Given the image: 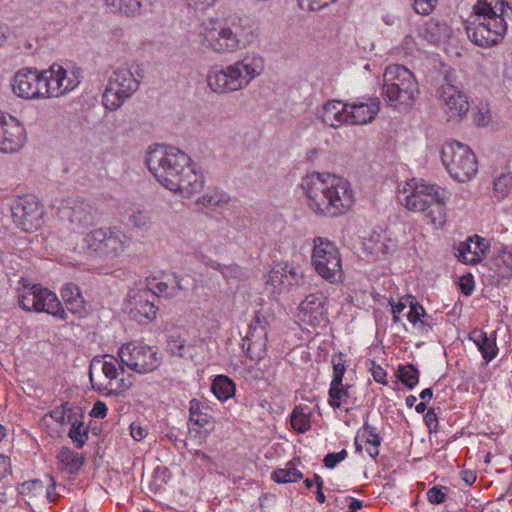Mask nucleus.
<instances>
[{
    "label": "nucleus",
    "instance_id": "obj_42",
    "mask_svg": "<svg viewBox=\"0 0 512 512\" xmlns=\"http://www.w3.org/2000/svg\"><path fill=\"white\" fill-rule=\"evenodd\" d=\"M286 280H288V275L284 273L282 264H280L270 271L266 285L281 290L282 286H287Z\"/></svg>",
    "mask_w": 512,
    "mask_h": 512
},
{
    "label": "nucleus",
    "instance_id": "obj_55",
    "mask_svg": "<svg viewBox=\"0 0 512 512\" xmlns=\"http://www.w3.org/2000/svg\"><path fill=\"white\" fill-rule=\"evenodd\" d=\"M241 267L237 264L223 265L221 274L224 278L229 279L239 277L241 275Z\"/></svg>",
    "mask_w": 512,
    "mask_h": 512
},
{
    "label": "nucleus",
    "instance_id": "obj_23",
    "mask_svg": "<svg viewBox=\"0 0 512 512\" xmlns=\"http://www.w3.org/2000/svg\"><path fill=\"white\" fill-rule=\"evenodd\" d=\"M381 101L378 97L368 98L366 102L348 103L349 123L363 125L373 121L380 111Z\"/></svg>",
    "mask_w": 512,
    "mask_h": 512
},
{
    "label": "nucleus",
    "instance_id": "obj_52",
    "mask_svg": "<svg viewBox=\"0 0 512 512\" xmlns=\"http://www.w3.org/2000/svg\"><path fill=\"white\" fill-rule=\"evenodd\" d=\"M117 360L115 358H111V360H105L102 363V372L107 379L110 381L115 380L118 377V369L116 367Z\"/></svg>",
    "mask_w": 512,
    "mask_h": 512
},
{
    "label": "nucleus",
    "instance_id": "obj_51",
    "mask_svg": "<svg viewBox=\"0 0 512 512\" xmlns=\"http://www.w3.org/2000/svg\"><path fill=\"white\" fill-rule=\"evenodd\" d=\"M437 0H414V10L421 15H429L435 8Z\"/></svg>",
    "mask_w": 512,
    "mask_h": 512
},
{
    "label": "nucleus",
    "instance_id": "obj_33",
    "mask_svg": "<svg viewBox=\"0 0 512 512\" xmlns=\"http://www.w3.org/2000/svg\"><path fill=\"white\" fill-rule=\"evenodd\" d=\"M212 392L221 401H226L235 393L233 381L225 375H218L212 382Z\"/></svg>",
    "mask_w": 512,
    "mask_h": 512
},
{
    "label": "nucleus",
    "instance_id": "obj_48",
    "mask_svg": "<svg viewBox=\"0 0 512 512\" xmlns=\"http://www.w3.org/2000/svg\"><path fill=\"white\" fill-rule=\"evenodd\" d=\"M336 0H298V4L302 10L318 11Z\"/></svg>",
    "mask_w": 512,
    "mask_h": 512
},
{
    "label": "nucleus",
    "instance_id": "obj_12",
    "mask_svg": "<svg viewBox=\"0 0 512 512\" xmlns=\"http://www.w3.org/2000/svg\"><path fill=\"white\" fill-rule=\"evenodd\" d=\"M118 356L123 365L139 374L156 370L162 362V356L157 350L136 342H128L122 345L118 351Z\"/></svg>",
    "mask_w": 512,
    "mask_h": 512
},
{
    "label": "nucleus",
    "instance_id": "obj_18",
    "mask_svg": "<svg viewBox=\"0 0 512 512\" xmlns=\"http://www.w3.org/2000/svg\"><path fill=\"white\" fill-rule=\"evenodd\" d=\"M95 212L91 201L85 199L69 201L66 206L59 208L60 217L68 220L73 230L85 229L92 225Z\"/></svg>",
    "mask_w": 512,
    "mask_h": 512
},
{
    "label": "nucleus",
    "instance_id": "obj_5",
    "mask_svg": "<svg viewBox=\"0 0 512 512\" xmlns=\"http://www.w3.org/2000/svg\"><path fill=\"white\" fill-rule=\"evenodd\" d=\"M265 69V59L257 52H248L225 68L213 67L207 74V84L216 93L239 91L260 76Z\"/></svg>",
    "mask_w": 512,
    "mask_h": 512
},
{
    "label": "nucleus",
    "instance_id": "obj_13",
    "mask_svg": "<svg viewBox=\"0 0 512 512\" xmlns=\"http://www.w3.org/2000/svg\"><path fill=\"white\" fill-rule=\"evenodd\" d=\"M13 92L23 99H44L49 97L47 72L24 68L19 70L12 80Z\"/></svg>",
    "mask_w": 512,
    "mask_h": 512
},
{
    "label": "nucleus",
    "instance_id": "obj_63",
    "mask_svg": "<svg viewBox=\"0 0 512 512\" xmlns=\"http://www.w3.org/2000/svg\"><path fill=\"white\" fill-rule=\"evenodd\" d=\"M406 308V304L403 302H398L396 305L392 306V312H393V320L395 322L400 321L399 314Z\"/></svg>",
    "mask_w": 512,
    "mask_h": 512
},
{
    "label": "nucleus",
    "instance_id": "obj_43",
    "mask_svg": "<svg viewBox=\"0 0 512 512\" xmlns=\"http://www.w3.org/2000/svg\"><path fill=\"white\" fill-rule=\"evenodd\" d=\"M369 414L370 413L367 412L364 416L363 438L366 444L380 445L381 439L377 433V429L368 423Z\"/></svg>",
    "mask_w": 512,
    "mask_h": 512
},
{
    "label": "nucleus",
    "instance_id": "obj_59",
    "mask_svg": "<svg viewBox=\"0 0 512 512\" xmlns=\"http://www.w3.org/2000/svg\"><path fill=\"white\" fill-rule=\"evenodd\" d=\"M156 289L159 293L165 294L169 297H175L177 296V293L174 292L173 287L170 288L169 284L167 282H158L156 284Z\"/></svg>",
    "mask_w": 512,
    "mask_h": 512
},
{
    "label": "nucleus",
    "instance_id": "obj_24",
    "mask_svg": "<svg viewBox=\"0 0 512 512\" xmlns=\"http://www.w3.org/2000/svg\"><path fill=\"white\" fill-rule=\"evenodd\" d=\"M348 103L339 100H331L325 103L321 109V119L324 124L332 128H338L349 123Z\"/></svg>",
    "mask_w": 512,
    "mask_h": 512
},
{
    "label": "nucleus",
    "instance_id": "obj_28",
    "mask_svg": "<svg viewBox=\"0 0 512 512\" xmlns=\"http://www.w3.org/2000/svg\"><path fill=\"white\" fill-rule=\"evenodd\" d=\"M469 339L476 344L486 361H491L496 356V341L489 338L487 333L480 329H474L470 332Z\"/></svg>",
    "mask_w": 512,
    "mask_h": 512
},
{
    "label": "nucleus",
    "instance_id": "obj_29",
    "mask_svg": "<svg viewBox=\"0 0 512 512\" xmlns=\"http://www.w3.org/2000/svg\"><path fill=\"white\" fill-rule=\"evenodd\" d=\"M157 310V306L152 301L144 298L143 295H139V298L136 300L135 306L131 308L130 313L137 322L143 324L155 319Z\"/></svg>",
    "mask_w": 512,
    "mask_h": 512
},
{
    "label": "nucleus",
    "instance_id": "obj_30",
    "mask_svg": "<svg viewBox=\"0 0 512 512\" xmlns=\"http://www.w3.org/2000/svg\"><path fill=\"white\" fill-rule=\"evenodd\" d=\"M57 459L63 465V469L70 474H75L84 464V456L74 452L69 447H62Z\"/></svg>",
    "mask_w": 512,
    "mask_h": 512
},
{
    "label": "nucleus",
    "instance_id": "obj_6",
    "mask_svg": "<svg viewBox=\"0 0 512 512\" xmlns=\"http://www.w3.org/2000/svg\"><path fill=\"white\" fill-rule=\"evenodd\" d=\"M420 90L414 74L405 66H388L383 74L382 95L389 106L408 110L417 101Z\"/></svg>",
    "mask_w": 512,
    "mask_h": 512
},
{
    "label": "nucleus",
    "instance_id": "obj_1",
    "mask_svg": "<svg viewBox=\"0 0 512 512\" xmlns=\"http://www.w3.org/2000/svg\"><path fill=\"white\" fill-rule=\"evenodd\" d=\"M145 162L155 179L173 193L190 198L203 188V175L191 158L174 146L155 144L147 151Z\"/></svg>",
    "mask_w": 512,
    "mask_h": 512
},
{
    "label": "nucleus",
    "instance_id": "obj_35",
    "mask_svg": "<svg viewBox=\"0 0 512 512\" xmlns=\"http://www.w3.org/2000/svg\"><path fill=\"white\" fill-rule=\"evenodd\" d=\"M302 476V473L290 462L285 468L275 470L272 474V479L276 483H292L301 479Z\"/></svg>",
    "mask_w": 512,
    "mask_h": 512
},
{
    "label": "nucleus",
    "instance_id": "obj_62",
    "mask_svg": "<svg viewBox=\"0 0 512 512\" xmlns=\"http://www.w3.org/2000/svg\"><path fill=\"white\" fill-rule=\"evenodd\" d=\"M461 478L467 485H472L476 481V474L470 470H464L461 472Z\"/></svg>",
    "mask_w": 512,
    "mask_h": 512
},
{
    "label": "nucleus",
    "instance_id": "obj_3",
    "mask_svg": "<svg viewBox=\"0 0 512 512\" xmlns=\"http://www.w3.org/2000/svg\"><path fill=\"white\" fill-rule=\"evenodd\" d=\"M508 10L512 13V0H477L465 22L467 37L484 48L499 44L507 32Z\"/></svg>",
    "mask_w": 512,
    "mask_h": 512
},
{
    "label": "nucleus",
    "instance_id": "obj_58",
    "mask_svg": "<svg viewBox=\"0 0 512 512\" xmlns=\"http://www.w3.org/2000/svg\"><path fill=\"white\" fill-rule=\"evenodd\" d=\"M130 428H131V436L136 441H141L147 435V431L143 427H141L140 425H137L136 423H132Z\"/></svg>",
    "mask_w": 512,
    "mask_h": 512
},
{
    "label": "nucleus",
    "instance_id": "obj_49",
    "mask_svg": "<svg viewBox=\"0 0 512 512\" xmlns=\"http://www.w3.org/2000/svg\"><path fill=\"white\" fill-rule=\"evenodd\" d=\"M444 490H447V488L437 486L430 488L427 491L428 501L436 505L443 503L446 500V493L444 492Z\"/></svg>",
    "mask_w": 512,
    "mask_h": 512
},
{
    "label": "nucleus",
    "instance_id": "obj_2",
    "mask_svg": "<svg viewBox=\"0 0 512 512\" xmlns=\"http://www.w3.org/2000/svg\"><path fill=\"white\" fill-rule=\"evenodd\" d=\"M309 208L317 215L335 217L346 213L354 202L350 183L336 175L312 173L302 180Z\"/></svg>",
    "mask_w": 512,
    "mask_h": 512
},
{
    "label": "nucleus",
    "instance_id": "obj_25",
    "mask_svg": "<svg viewBox=\"0 0 512 512\" xmlns=\"http://www.w3.org/2000/svg\"><path fill=\"white\" fill-rule=\"evenodd\" d=\"M61 297L68 311L83 318L86 315L85 301L79 287L74 283H67L61 289Z\"/></svg>",
    "mask_w": 512,
    "mask_h": 512
},
{
    "label": "nucleus",
    "instance_id": "obj_11",
    "mask_svg": "<svg viewBox=\"0 0 512 512\" xmlns=\"http://www.w3.org/2000/svg\"><path fill=\"white\" fill-rule=\"evenodd\" d=\"M138 88L139 80L130 69L118 68L114 70L103 94L105 108L110 111L117 110Z\"/></svg>",
    "mask_w": 512,
    "mask_h": 512
},
{
    "label": "nucleus",
    "instance_id": "obj_7",
    "mask_svg": "<svg viewBox=\"0 0 512 512\" xmlns=\"http://www.w3.org/2000/svg\"><path fill=\"white\" fill-rule=\"evenodd\" d=\"M130 239L117 227L91 230L83 239V250L100 258H115L129 246Z\"/></svg>",
    "mask_w": 512,
    "mask_h": 512
},
{
    "label": "nucleus",
    "instance_id": "obj_14",
    "mask_svg": "<svg viewBox=\"0 0 512 512\" xmlns=\"http://www.w3.org/2000/svg\"><path fill=\"white\" fill-rule=\"evenodd\" d=\"M438 98L448 119H460L469 110L467 95L455 84V76L446 73L444 83L438 89Z\"/></svg>",
    "mask_w": 512,
    "mask_h": 512
},
{
    "label": "nucleus",
    "instance_id": "obj_47",
    "mask_svg": "<svg viewBox=\"0 0 512 512\" xmlns=\"http://www.w3.org/2000/svg\"><path fill=\"white\" fill-rule=\"evenodd\" d=\"M185 347V340H182L175 336H170L167 340V351L171 355L183 357V350Z\"/></svg>",
    "mask_w": 512,
    "mask_h": 512
},
{
    "label": "nucleus",
    "instance_id": "obj_44",
    "mask_svg": "<svg viewBox=\"0 0 512 512\" xmlns=\"http://www.w3.org/2000/svg\"><path fill=\"white\" fill-rule=\"evenodd\" d=\"M282 267L284 273L288 275V280H286L287 286L301 284L303 281V273L298 267L289 265L287 263L282 264Z\"/></svg>",
    "mask_w": 512,
    "mask_h": 512
},
{
    "label": "nucleus",
    "instance_id": "obj_15",
    "mask_svg": "<svg viewBox=\"0 0 512 512\" xmlns=\"http://www.w3.org/2000/svg\"><path fill=\"white\" fill-rule=\"evenodd\" d=\"M13 222L25 232L36 230L41 225L42 207L33 195L18 198L11 206Z\"/></svg>",
    "mask_w": 512,
    "mask_h": 512
},
{
    "label": "nucleus",
    "instance_id": "obj_17",
    "mask_svg": "<svg viewBox=\"0 0 512 512\" xmlns=\"http://www.w3.org/2000/svg\"><path fill=\"white\" fill-rule=\"evenodd\" d=\"M267 346V322L255 314L254 319L249 324L248 333L243 339L242 347L251 360H261L266 353Z\"/></svg>",
    "mask_w": 512,
    "mask_h": 512
},
{
    "label": "nucleus",
    "instance_id": "obj_8",
    "mask_svg": "<svg viewBox=\"0 0 512 512\" xmlns=\"http://www.w3.org/2000/svg\"><path fill=\"white\" fill-rule=\"evenodd\" d=\"M311 263L315 271L331 284L343 281L342 258L336 244L325 237L313 240Z\"/></svg>",
    "mask_w": 512,
    "mask_h": 512
},
{
    "label": "nucleus",
    "instance_id": "obj_64",
    "mask_svg": "<svg viewBox=\"0 0 512 512\" xmlns=\"http://www.w3.org/2000/svg\"><path fill=\"white\" fill-rule=\"evenodd\" d=\"M424 420H425L427 426L429 427V429H431L432 424L436 425V423H437L436 413L433 410H428V412L424 416Z\"/></svg>",
    "mask_w": 512,
    "mask_h": 512
},
{
    "label": "nucleus",
    "instance_id": "obj_4",
    "mask_svg": "<svg viewBox=\"0 0 512 512\" xmlns=\"http://www.w3.org/2000/svg\"><path fill=\"white\" fill-rule=\"evenodd\" d=\"M258 39L259 30L252 18L247 15H232L224 24L206 29L202 45L218 54H229L246 49Z\"/></svg>",
    "mask_w": 512,
    "mask_h": 512
},
{
    "label": "nucleus",
    "instance_id": "obj_41",
    "mask_svg": "<svg viewBox=\"0 0 512 512\" xmlns=\"http://www.w3.org/2000/svg\"><path fill=\"white\" fill-rule=\"evenodd\" d=\"M330 405L333 408H339L343 402H346L350 394L348 388L342 385H330L329 389Z\"/></svg>",
    "mask_w": 512,
    "mask_h": 512
},
{
    "label": "nucleus",
    "instance_id": "obj_61",
    "mask_svg": "<svg viewBox=\"0 0 512 512\" xmlns=\"http://www.w3.org/2000/svg\"><path fill=\"white\" fill-rule=\"evenodd\" d=\"M474 289V284L471 278L462 279L461 281V290L464 295H470Z\"/></svg>",
    "mask_w": 512,
    "mask_h": 512
},
{
    "label": "nucleus",
    "instance_id": "obj_9",
    "mask_svg": "<svg viewBox=\"0 0 512 512\" xmlns=\"http://www.w3.org/2000/svg\"><path fill=\"white\" fill-rule=\"evenodd\" d=\"M441 160L451 177L459 182L471 180L477 173V160L472 150L462 143L451 141L443 145Z\"/></svg>",
    "mask_w": 512,
    "mask_h": 512
},
{
    "label": "nucleus",
    "instance_id": "obj_57",
    "mask_svg": "<svg viewBox=\"0 0 512 512\" xmlns=\"http://www.w3.org/2000/svg\"><path fill=\"white\" fill-rule=\"evenodd\" d=\"M90 415L96 418H104L107 415L106 404L102 401H97L94 404Z\"/></svg>",
    "mask_w": 512,
    "mask_h": 512
},
{
    "label": "nucleus",
    "instance_id": "obj_45",
    "mask_svg": "<svg viewBox=\"0 0 512 512\" xmlns=\"http://www.w3.org/2000/svg\"><path fill=\"white\" fill-rule=\"evenodd\" d=\"M228 197L225 193L218 190H212L207 192L201 199V203L204 206H217L221 203L227 202Z\"/></svg>",
    "mask_w": 512,
    "mask_h": 512
},
{
    "label": "nucleus",
    "instance_id": "obj_40",
    "mask_svg": "<svg viewBox=\"0 0 512 512\" xmlns=\"http://www.w3.org/2000/svg\"><path fill=\"white\" fill-rule=\"evenodd\" d=\"M290 422L293 429L299 433H304L311 427L309 417L298 408L293 410L290 417Z\"/></svg>",
    "mask_w": 512,
    "mask_h": 512
},
{
    "label": "nucleus",
    "instance_id": "obj_19",
    "mask_svg": "<svg viewBox=\"0 0 512 512\" xmlns=\"http://www.w3.org/2000/svg\"><path fill=\"white\" fill-rule=\"evenodd\" d=\"M46 72L47 83H49V97H58L68 93L81 82L80 71L68 73L59 64H53Z\"/></svg>",
    "mask_w": 512,
    "mask_h": 512
},
{
    "label": "nucleus",
    "instance_id": "obj_54",
    "mask_svg": "<svg viewBox=\"0 0 512 512\" xmlns=\"http://www.w3.org/2000/svg\"><path fill=\"white\" fill-rule=\"evenodd\" d=\"M69 411L71 413V408H69V403L63 404L60 408H56L51 411L50 416L58 423L64 424L67 422L66 412Z\"/></svg>",
    "mask_w": 512,
    "mask_h": 512
},
{
    "label": "nucleus",
    "instance_id": "obj_21",
    "mask_svg": "<svg viewBox=\"0 0 512 512\" xmlns=\"http://www.w3.org/2000/svg\"><path fill=\"white\" fill-rule=\"evenodd\" d=\"M325 302L326 298L322 293L307 295L298 307L302 320L313 326L326 322L327 311L325 309Z\"/></svg>",
    "mask_w": 512,
    "mask_h": 512
},
{
    "label": "nucleus",
    "instance_id": "obj_39",
    "mask_svg": "<svg viewBox=\"0 0 512 512\" xmlns=\"http://www.w3.org/2000/svg\"><path fill=\"white\" fill-rule=\"evenodd\" d=\"M512 189V174H501L494 181V193L498 198H505Z\"/></svg>",
    "mask_w": 512,
    "mask_h": 512
},
{
    "label": "nucleus",
    "instance_id": "obj_32",
    "mask_svg": "<svg viewBox=\"0 0 512 512\" xmlns=\"http://www.w3.org/2000/svg\"><path fill=\"white\" fill-rule=\"evenodd\" d=\"M67 423H71V428L68 433L69 438L78 449H81L88 440L89 431L84 426L82 421L76 418L75 414L69 413L67 416Z\"/></svg>",
    "mask_w": 512,
    "mask_h": 512
},
{
    "label": "nucleus",
    "instance_id": "obj_34",
    "mask_svg": "<svg viewBox=\"0 0 512 512\" xmlns=\"http://www.w3.org/2000/svg\"><path fill=\"white\" fill-rule=\"evenodd\" d=\"M408 298L412 299L409 302L410 311L408 313V320L414 326H417L422 333H427L429 330H431V325L422 319L427 316L425 309L421 304L414 301L413 297L409 296Z\"/></svg>",
    "mask_w": 512,
    "mask_h": 512
},
{
    "label": "nucleus",
    "instance_id": "obj_60",
    "mask_svg": "<svg viewBox=\"0 0 512 512\" xmlns=\"http://www.w3.org/2000/svg\"><path fill=\"white\" fill-rule=\"evenodd\" d=\"M325 467L329 469H333L338 463H340V460L338 459L337 455L335 453H328L324 459H323Z\"/></svg>",
    "mask_w": 512,
    "mask_h": 512
},
{
    "label": "nucleus",
    "instance_id": "obj_50",
    "mask_svg": "<svg viewBox=\"0 0 512 512\" xmlns=\"http://www.w3.org/2000/svg\"><path fill=\"white\" fill-rule=\"evenodd\" d=\"M173 282L175 283L174 292L179 291L186 294L193 286V281L189 276L173 274Z\"/></svg>",
    "mask_w": 512,
    "mask_h": 512
},
{
    "label": "nucleus",
    "instance_id": "obj_22",
    "mask_svg": "<svg viewBox=\"0 0 512 512\" xmlns=\"http://www.w3.org/2000/svg\"><path fill=\"white\" fill-rule=\"evenodd\" d=\"M489 247L485 238L474 235L458 245L456 257L464 264L475 265L486 257Z\"/></svg>",
    "mask_w": 512,
    "mask_h": 512
},
{
    "label": "nucleus",
    "instance_id": "obj_56",
    "mask_svg": "<svg viewBox=\"0 0 512 512\" xmlns=\"http://www.w3.org/2000/svg\"><path fill=\"white\" fill-rule=\"evenodd\" d=\"M371 373L374 378V380L381 384H386L387 380V373L386 371L380 366L373 363V366L371 368Z\"/></svg>",
    "mask_w": 512,
    "mask_h": 512
},
{
    "label": "nucleus",
    "instance_id": "obj_10",
    "mask_svg": "<svg viewBox=\"0 0 512 512\" xmlns=\"http://www.w3.org/2000/svg\"><path fill=\"white\" fill-rule=\"evenodd\" d=\"M23 289L19 290V306L28 312H46L60 319L66 318V312L56 294L40 285H30L22 278Z\"/></svg>",
    "mask_w": 512,
    "mask_h": 512
},
{
    "label": "nucleus",
    "instance_id": "obj_31",
    "mask_svg": "<svg viewBox=\"0 0 512 512\" xmlns=\"http://www.w3.org/2000/svg\"><path fill=\"white\" fill-rule=\"evenodd\" d=\"M495 273L501 278H512V246H506L493 259Z\"/></svg>",
    "mask_w": 512,
    "mask_h": 512
},
{
    "label": "nucleus",
    "instance_id": "obj_46",
    "mask_svg": "<svg viewBox=\"0 0 512 512\" xmlns=\"http://www.w3.org/2000/svg\"><path fill=\"white\" fill-rule=\"evenodd\" d=\"M333 379L331 385H342L343 376L346 371L344 361L341 356L337 359L333 358Z\"/></svg>",
    "mask_w": 512,
    "mask_h": 512
},
{
    "label": "nucleus",
    "instance_id": "obj_37",
    "mask_svg": "<svg viewBox=\"0 0 512 512\" xmlns=\"http://www.w3.org/2000/svg\"><path fill=\"white\" fill-rule=\"evenodd\" d=\"M397 376L409 389H412L419 381V371L413 365L399 366Z\"/></svg>",
    "mask_w": 512,
    "mask_h": 512
},
{
    "label": "nucleus",
    "instance_id": "obj_53",
    "mask_svg": "<svg viewBox=\"0 0 512 512\" xmlns=\"http://www.w3.org/2000/svg\"><path fill=\"white\" fill-rule=\"evenodd\" d=\"M131 222L138 228H145L150 223V216L143 211L134 212L130 217Z\"/></svg>",
    "mask_w": 512,
    "mask_h": 512
},
{
    "label": "nucleus",
    "instance_id": "obj_38",
    "mask_svg": "<svg viewBox=\"0 0 512 512\" xmlns=\"http://www.w3.org/2000/svg\"><path fill=\"white\" fill-rule=\"evenodd\" d=\"M93 365H94V363H92L90 365L89 379H90L91 385H92L94 390H96L98 392H102L104 390H107L108 391L107 395H115L117 393V390L119 392H124V391L128 390L132 386L133 383H132V381L130 379V376L127 379L126 378L120 379L116 389L108 390V387L106 385L94 383V381H93V374H92Z\"/></svg>",
    "mask_w": 512,
    "mask_h": 512
},
{
    "label": "nucleus",
    "instance_id": "obj_26",
    "mask_svg": "<svg viewBox=\"0 0 512 512\" xmlns=\"http://www.w3.org/2000/svg\"><path fill=\"white\" fill-rule=\"evenodd\" d=\"M205 408L204 404L197 399H192L190 401L189 408V430L190 432L194 431L192 426H198L199 428L204 429L205 433H208L210 429H212L211 416L203 411Z\"/></svg>",
    "mask_w": 512,
    "mask_h": 512
},
{
    "label": "nucleus",
    "instance_id": "obj_20",
    "mask_svg": "<svg viewBox=\"0 0 512 512\" xmlns=\"http://www.w3.org/2000/svg\"><path fill=\"white\" fill-rule=\"evenodd\" d=\"M26 140L24 127L12 117L7 121L0 117V152L13 153L18 151Z\"/></svg>",
    "mask_w": 512,
    "mask_h": 512
},
{
    "label": "nucleus",
    "instance_id": "obj_27",
    "mask_svg": "<svg viewBox=\"0 0 512 512\" xmlns=\"http://www.w3.org/2000/svg\"><path fill=\"white\" fill-rule=\"evenodd\" d=\"M446 191L442 188L438 191V199L431 201L427 207L426 217L429 223L435 227H442L445 223Z\"/></svg>",
    "mask_w": 512,
    "mask_h": 512
},
{
    "label": "nucleus",
    "instance_id": "obj_16",
    "mask_svg": "<svg viewBox=\"0 0 512 512\" xmlns=\"http://www.w3.org/2000/svg\"><path fill=\"white\" fill-rule=\"evenodd\" d=\"M440 187L428 185L422 180L415 179L406 182L400 193L405 195L404 204L406 208L414 212H424L434 199H438Z\"/></svg>",
    "mask_w": 512,
    "mask_h": 512
},
{
    "label": "nucleus",
    "instance_id": "obj_36",
    "mask_svg": "<svg viewBox=\"0 0 512 512\" xmlns=\"http://www.w3.org/2000/svg\"><path fill=\"white\" fill-rule=\"evenodd\" d=\"M114 11L125 15H135L140 11L141 0H105Z\"/></svg>",
    "mask_w": 512,
    "mask_h": 512
}]
</instances>
